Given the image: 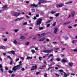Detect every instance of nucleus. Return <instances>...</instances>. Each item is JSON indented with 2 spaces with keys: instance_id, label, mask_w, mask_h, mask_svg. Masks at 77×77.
<instances>
[{
  "instance_id": "nucleus-61",
  "label": "nucleus",
  "mask_w": 77,
  "mask_h": 77,
  "mask_svg": "<svg viewBox=\"0 0 77 77\" xmlns=\"http://www.w3.org/2000/svg\"><path fill=\"white\" fill-rule=\"evenodd\" d=\"M36 17L35 16V17H34V18H33V19L34 20H36Z\"/></svg>"
},
{
  "instance_id": "nucleus-22",
  "label": "nucleus",
  "mask_w": 77,
  "mask_h": 77,
  "mask_svg": "<svg viewBox=\"0 0 77 77\" xmlns=\"http://www.w3.org/2000/svg\"><path fill=\"white\" fill-rule=\"evenodd\" d=\"M11 53L12 54H13V55H14V54H15V51H11Z\"/></svg>"
},
{
  "instance_id": "nucleus-2",
  "label": "nucleus",
  "mask_w": 77,
  "mask_h": 77,
  "mask_svg": "<svg viewBox=\"0 0 77 77\" xmlns=\"http://www.w3.org/2000/svg\"><path fill=\"white\" fill-rule=\"evenodd\" d=\"M18 69H19L18 68L17 66H16L13 67L12 71H14V72H15Z\"/></svg>"
},
{
  "instance_id": "nucleus-41",
  "label": "nucleus",
  "mask_w": 77,
  "mask_h": 77,
  "mask_svg": "<svg viewBox=\"0 0 77 77\" xmlns=\"http://www.w3.org/2000/svg\"><path fill=\"white\" fill-rule=\"evenodd\" d=\"M18 30V29H15L14 30V32H17Z\"/></svg>"
},
{
  "instance_id": "nucleus-10",
  "label": "nucleus",
  "mask_w": 77,
  "mask_h": 77,
  "mask_svg": "<svg viewBox=\"0 0 77 77\" xmlns=\"http://www.w3.org/2000/svg\"><path fill=\"white\" fill-rule=\"evenodd\" d=\"M68 65L69 66H70L71 67H72V66H73V63H72V62H70L68 63Z\"/></svg>"
},
{
  "instance_id": "nucleus-4",
  "label": "nucleus",
  "mask_w": 77,
  "mask_h": 77,
  "mask_svg": "<svg viewBox=\"0 0 77 77\" xmlns=\"http://www.w3.org/2000/svg\"><path fill=\"white\" fill-rule=\"evenodd\" d=\"M21 14V13H17V12H15L13 14V16H14L15 17H18L19 15H20Z\"/></svg>"
},
{
  "instance_id": "nucleus-51",
  "label": "nucleus",
  "mask_w": 77,
  "mask_h": 77,
  "mask_svg": "<svg viewBox=\"0 0 77 77\" xmlns=\"http://www.w3.org/2000/svg\"><path fill=\"white\" fill-rule=\"evenodd\" d=\"M71 75H75V74L72 73L71 74Z\"/></svg>"
},
{
  "instance_id": "nucleus-32",
  "label": "nucleus",
  "mask_w": 77,
  "mask_h": 77,
  "mask_svg": "<svg viewBox=\"0 0 77 77\" xmlns=\"http://www.w3.org/2000/svg\"><path fill=\"white\" fill-rule=\"evenodd\" d=\"M56 60L57 61H58V62H59V61H60V59L59 58H57L56 59Z\"/></svg>"
},
{
  "instance_id": "nucleus-21",
  "label": "nucleus",
  "mask_w": 77,
  "mask_h": 77,
  "mask_svg": "<svg viewBox=\"0 0 77 77\" xmlns=\"http://www.w3.org/2000/svg\"><path fill=\"white\" fill-rule=\"evenodd\" d=\"M32 59V57H28L26 58V59H27V60H29V59Z\"/></svg>"
},
{
  "instance_id": "nucleus-63",
  "label": "nucleus",
  "mask_w": 77,
  "mask_h": 77,
  "mask_svg": "<svg viewBox=\"0 0 77 77\" xmlns=\"http://www.w3.org/2000/svg\"><path fill=\"white\" fill-rule=\"evenodd\" d=\"M64 56H65V55H63V54H62L61 55V57H64Z\"/></svg>"
},
{
  "instance_id": "nucleus-62",
  "label": "nucleus",
  "mask_w": 77,
  "mask_h": 77,
  "mask_svg": "<svg viewBox=\"0 0 77 77\" xmlns=\"http://www.w3.org/2000/svg\"><path fill=\"white\" fill-rule=\"evenodd\" d=\"M15 76V75L14 74H12L11 75V77H14Z\"/></svg>"
},
{
  "instance_id": "nucleus-17",
  "label": "nucleus",
  "mask_w": 77,
  "mask_h": 77,
  "mask_svg": "<svg viewBox=\"0 0 77 77\" xmlns=\"http://www.w3.org/2000/svg\"><path fill=\"white\" fill-rule=\"evenodd\" d=\"M45 39V38H41L39 39V41H44Z\"/></svg>"
},
{
  "instance_id": "nucleus-16",
  "label": "nucleus",
  "mask_w": 77,
  "mask_h": 77,
  "mask_svg": "<svg viewBox=\"0 0 77 77\" xmlns=\"http://www.w3.org/2000/svg\"><path fill=\"white\" fill-rule=\"evenodd\" d=\"M77 42V40H73L72 41V44H74V43L75 42Z\"/></svg>"
},
{
  "instance_id": "nucleus-15",
  "label": "nucleus",
  "mask_w": 77,
  "mask_h": 77,
  "mask_svg": "<svg viewBox=\"0 0 77 77\" xmlns=\"http://www.w3.org/2000/svg\"><path fill=\"white\" fill-rule=\"evenodd\" d=\"M7 7H8V6L4 5L2 7V9H7Z\"/></svg>"
},
{
  "instance_id": "nucleus-26",
  "label": "nucleus",
  "mask_w": 77,
  "mask_h": 77,
  "mask_svg": "<svg viewBox=\"0 0 77 77\" xmlns=\"http://www.w3.org/2000/svg\"><path fill=\"white\" fill-rule=\"evenodd\" d=\"M56 13V11H51V14H55Z\"/></svg>"
},
{
  "instance_id": "nucleus-54",
  "label": "nucleus",
  "mask_w": 77,
  "mask_h": 77,
  "mask_svg": "<svg viewBox=\"0 0 77 77\" xmlns=\"http://www.w3.org/2000/svg\"><path fill=\"white\" fill-rule=\"evenodd\" d=\"M61 50H62V51H63L64 50H65V48H63L61 49Z\"/></svg>"
},
{
  "instance_id": "nucleus-23",
  "label": "nucleus",
  "mask_w": 77,
  "mask_h": 77,
  "mask_svg": "<svg viewBox=\"0 0 77 77\" xmlns=\"http://www.w3.org/2000/svg\"><path fill=\"white\" fill-rule=\"evenodd\" d=\"M31 51L32 53V54H35V51L33 49L31 50Z\"/></svg>"
},
{
  "instance_id": "nucleus-37",
  "label": "nucleus",
  "mask_w": 77,
  "mask_h": 77,
  "mask_svg": "<svg viewBox=\"0 0 77 77\" xmlns=\"http://www.w3.org/2000/svg\"><path fill=\"white\" fill-rule=\"evenodd\" d=\"M59 13L56 14H55V16H56V17H58L59 16Z\"/></svg>"
},
{
  "instance_id": "nucleus-33",
  "label": "nucleus",
  "mask_w": 77,
  "mask_h": 77,
  "mask_svg": "<svg viewBox=\"0 0 77 77\" xmlns=\"http://www.w3.org/2000/svg\"><path fill=\"white\" fill-rule=\"evenodd\" d=\"M48 55V54H47L46 55H45V56H43V58H45L46 56H47Z\"/></svg>"
},
{
  "instance_id": "nucleus-14",
  "label": "nucleus",
  "mask_w": 77,
  "mask_h": 77,
  "mask_svg": "<svg viewBox=\"0 0 77 77\" xmlns=\"http://www.w3.org/2000/svg\"><path fill=\"white\" fill-rule=\"evenodd\" d=\"M58 30V29L57 28H56L54 29V33H56L57 32V30Z\"/></svg>"
},
{
  "instance_id": "nucleus-13",
  "label": "nucleus",
  "mask_w": 77,
  "mask_h": 77,
  "mask_svg": "<svg viewBox=\"0 0 77 77\" xmlns=\"http://www.w3.org/2000/svg\"><path fill=\"white\" fill-rule=\"evenodd\" d=\"M30 6L31 7H35V8H36V7H38V5L33 4L31 5Z\"/></svg>"
},
{
  "instance_id": "nucleus-20",
  "label": "nucleus",
  "mask_w": 77,
  "mask_h": 77,
  "mask_svg": "<svg viewBox=\"0 0 77 77\" xmlns=\"http://www.w3.org/2000/svg\"><path fill=\"white\" fill-rule=\"evenodd\" d=\"M61 62H62L65 63V62H67V61H66V60L65 59H63V60H62Z\"/></svg>"
},
{
  "instance_id": "nucleus-59",
  "label": "nucleus",
  "mask_w": 77,
  "mask_h": 77,
  "mask_svg": "<svg viewBox=\"0 0 77 77\" xmlns=\"http://www.w3.org/2000/svg\"><path fill=\"white\" fill-rule=\"evenodd\" d=\"M50 26V24H48L47 25V27H49Z\"/></svg>"
},
{
  "instance_id": "nucleus-5",
  "label": "nucleus",
  "mask_w": 77,
  "mask_h": 77,
  "mask_svg": "<svg viewBox=\"0 0 77 77\" xmlns=\"http://www.w3.org/2000/svg\"><path fill=\"white\" fill-rule=\"evenodd\" d=\"M53 50H45L43 51V53H49L51 51H53Z\"/></svg>"
},
{
  "instance_id": "nucleus-6",
  "label": "nucleus",
  "mask_w": 77,
  "mask_h": 77,
  "mask_svg": "<svg viewBox=\"0 0 77 77\" xmlns=\"http://www.w3.org/2000/svg\"><path fill=\"white\" fill-rule=\"evenodd\" d=\"M38 68V66H37V65H35V66H32L31 68V70H32L33 71L35 70V69H37Z\"/></svg>"
},
{
  "instance_id": "nucleus-34",
  "label": "nucleus",
  "mask_w": 77,
  "mask_h": 77,
  "mask_svg": "<svg viewBox=\"0 0 77 77\" xmlns=\"http://www.w3.org/2000/svg\"><path fill=\"white\" fill-rule=\"evenodd\" d=\"M5 46H1V49H5Z\"/></svg>"
},
{
  "instance_id": "nucleus-1",
  "label": "nucleus",
  "mask_w": 77,
  "mask_h": 77,
  "mask_svg": "<svg viewBox=\"0 0 77 77\" xmlns=\"http://www.w3.org/2000/svg\"><path fill=\"white\" fill-rule=\"evenodd\" d=\"M42 21V19H39L37 21V25H40L41 24V22Z\"/></svg>"
},
{
  "instance_id": "nucleus-9",
  "label": "nucleus",
  "mask_w": 77,
  "mask_h": 77,
  "mask_svg": "<svg viewBox=\"0 0 77 77\" xmlns=\"http://www.w3.org/2000/svg\"><path fill=\"white\" fill-rule=\"evenodd\" d=\"M0 69L2 72H3L4 69L3 68V66H2V65H0Z\"/></svg>"
},
{
  "instance_id": "nucleus-56",
  "label": "nucleus",
  "mask_w": 77,
  "mask_h": 77,
  "mask_svg": "<svg viewBox=\"0 0 77 77\" xmlns=\"http://www.w3.org/2000/svg\"><path fill=\"white\" fill-rule=\"evenodd\" d=\"M7 58H8V59H10V58H11V57H10V56H7Z\"/></svg>"
},
{
  "instance_id": "nucleus-48",
  "label": "nucleus",
  "mask_w": 77,
  "mask_h": 77,
  "mask_svg": "<svg viewBox=\"0 0 77 77\" xmlns=\"http://www.w3.org/2000/svg\"><path fill=\"white\" fill-rule=\"evenodd\" d=\"M59 48H56L55 49V50H59Z\"/></svg>"
},
{
  "instance_id": "nucleus-28",
  "label": "nucleus",
  "mask_w": 77,
  "mask_h": 77,
  "mask_svg": "<svg viewBox=\"0 0 77 77\" xmlns=\"http://www.w3.org/2000/svg\"><path fill=\"white\" fill-rule=\"evenodd\" d=\"M15 21H20V18H17L15 20Z\"/></svg>"
},
{
  "instance_id": "nucleus-7",
  "label": "nucleus",
  "mask_w": 77,
  "mask_h": 77,
  "mask_svg": "<svg viewBox=\"0 0 77 77\" xmlns=\"http://www.w3.org/2000/svg\"><path fill=\"white\" fill-rule=\"evenodd\" d=\"M62 6H64V5L61 4V5H56V7L57 8H61Z\"/></svg>"
},
{
  "instance_id": "nucleus-30",
  "label": "nucleus",
  "mask_w": 77,
  "mask_h": 77,
  "mask_svg": "<svg viewBox=\"0 0 77 77\" xmlns=\"http://www.w3.org/2000/svg\"><path fill=\"white\" fill-rule=\"evenodd\" d=\"M68 28L69 29H72V27L71 26H68Z\"/></svg>"
},
{
  "instance_id": "nucleus-44",
  "label": "nucleus",
  "mask_w": 77,
  "mask_h": 77,
  "mask_svg": "<svg viewBox=\"0 0 77 77\" xmlns=\"http://www.w3.org/2000/svg\"><path fill=\"white\" fill-rule=\"evenodd\" d=\"M26 45H29V42H27L25 43Z\"/></svg>"
},
{
  "instance_id": "nucleus-58",
  "label": "nucleus",
  "mask_w": 77,
  "mask_h": 77,
  "mask_svg": "<svg viewBox=\"0 0 77 77\" xmlns=\"http://www.w3.org/2000/svg\"><path fill=\"white\" fill-rule=\"evenodd\" d=\"M51 20H49L48 21V22H46V23H50V22H51Z\"/></svg>"
},
{
  "instance_id": "nucleus-57",
  "label": "nucleus",
  "mask_w": 77,
  "mask_h": 77,
  "mask_svg": "<svg viewBox=\"0 0 77 77\" xmlns=\"http://www.w3.org/2000/svg\"><path fill=\"white\" fill-rule=\"evenodd\" d=\"M47 74H45V75H44V76H45V77H47Z\"/></svg>"
},
{
  "instance_id": "nucleus-45",
  "label": "nucleus",
  "mask_w": 77,
  "mask_h": 77,
  "mask_svg": "<svg viewBox=\"0 0 77 77\" xmlns=\"http://www.w3.org/2000/svg\"><path fill=\"white\" fill-rule=\"evenodd\" d=\"M18 60H19V58H17L15 60L16 62H18Z\"/></svg>"
},
{
  "instance_id": "nucleus-50",
  "label": "nucleus",
  "mask_w": 77,
  "mask_h": 77,
  "mask_svg": "<svg viewBox=\"0 0 77 77\" xmlns=\"http://www.w3.org/2000/svg\"><path fill=\"white\" fill-rule=\"evenodd\" d=\"M7 40H8V39H7V38H5L4 39V41H5V42H6V41H7Z\"/></svg>"
},
{
  "instance_id": "nucleus-18",
  "label": "nucleus",
  "mask_w": 77,
  "mask_h": 77,
  "mask_svg": "<svg viewBox=\"0 0 77 77\" xmlns=\"http://www.w3.org/2000/svg\"><path fill=\"white\" fill-rule=\"evenodd\" d=\"M72 3V2L71 1L68 2H66L65 3V4H66V5H68V4H70L71 3Z\"/></svg>"
},
{
  "instance_id": "nucleus-43",
  "label": "nucleus",
  "mask_w": 77,
  "mask_h": 77,
  "mask_svg": "<svg viewBox=\"0 0 77 77\" xmlns=\"http://www.w3.org/2000/svg\"><path fill=\"white\" fill-rule=\"evenodd\" d=\"M39 59L40 60H42V57H39Z\"/></svg>"
},
{
  "instance_id": "nucleus-35",
  "label": "nucleus",
  "mask_w": 77,
  "mask_h": 77,
  "mask_svg": "<svg viewBox=\"0 0 77 77\" xmlns=\"http://www.w3.org/2000/svg\"><path fill=\"white\" fill-rule=\"evenodd\" d=\"M46 35V33H44L41 34V35H42V36H45Z\"/></svg>"
},
{
  "instance_id": "nucleus-52",
  "label": "nucleus",
  "mask_w": 77,
  "mask_h": 77,
  "mask_svg": "<svg viewBox=\"0 0 77 77\" xmlns=\"http://www.w3.org/2000/svg\"><path fill=\"white\" fill-rule=\"evenodd\" d=\"M53 56L52 54L50 55L49 56V57H51Z\"/></svg>"
},
{
  "instance_id": "nucleus-19",
  "label": "nucleus",
  "mask_w": 77,
  "mask_h": 77,
  "mask_svg": "<svg viewBox=\"0 0 77 77\" xmlns=\"http://www.w3.org/2000/svg\"><path fill=\"white\" fill-rule=\"evenodd\" d=\"M20 38L21 39H25V37L24 36H21L20 37Z\"/></svg>"
},
{
  "instance_id": "nucleus-55",
  "label": "nucleus",
  "mask_w": 77,
  "mask_h": 77,
  "mask_svg": "<svg viewBox=\"0 0 77 77\" xmlns=\"http://www.w3.org/2000/svg\"><path fill=\"white\" fill-rule=\"evenodd\" d=\"M55 75L56 76H57V77H59V75L58 74H57V73L55 74Z\"/></svg>"
},
{
  "instance_id": "nucleus-31",
  "label": "nucleus",
  "mask_w": 77,
  "mask_h": 77,
  "mask_svg": "<svg viewBox=\"0 0 77 77\" xmlns=\"http://www.w3.org/2000/svg\"><path fill=\"white\" fill-rule=\"evenodd\" d=\"M31 11L32 12H35V9H31Z\"/></svg>"
},
{
  "instance_id": "nucleus-3",
  "label": "nucleus",
  "mask_w": 77,
  "mask_h": 77,
  "mask_svg": "<svg viewBox=\"0 0 77 77\" xmlns=\"http://www.w3.org/2000/svg\"><path fill=\"white\" fill-rule=\"evenodd\" d=\"M39 2L38 3L37 5H40L41 3H45L46 2L45 1L42 0H39Z\"/></svg>"
},
{
  "instance_id": "nucleus-39",
  "label": "nucleus",
  "mask_w": 77,
  "mask_h": 77,
  "mask_svg": "<svg viewBox=\"0 0 77 77\" xmlns=\"http://www.w3.org/2000/svg\"><path fill=\"white\" fill-rule=\"evenodd\" d=\"M20 59H21V60H24V57H20Z\"/></svg>"
},
{
  "instance_id": "nucleus-47",
  "label": "nucleus",
  "mask_w": 77,
  "mask_h": 77,
  "mask_svg": "<svg viewBox=\"0 0 77 77\" xmlns=\"http://www.w3.org/2000/svg\"><path fill=\"white\" fill-rule=\"evenodd\" d=\"M54 60V59H53V58H51V60H50V61L51 62H53V61Z\"/></svg>"
},
{
  "instance_id": "nucleus-25",
  "label": "nucleus",
  "mask_w": 77,
  "mask_h": 77,
  "mask_svg": "<svg viewBox=\"0 0 77 77\" xmlns=\"http://www.w3.org/2000/svg\"><path fill=\"white\" fill-rule=\"evenodd\" d=\"M13 43H14V44H17V40H14L13 41Z\"/></svg>"
},
{
  "instance_id": "nucleus-64",
  "label": "nucleus",
  "mask_w": 77,
  "mask_h": 77,
  "mask_svg": "<svg viewBox=\"0 0 77 77\" xmlns=\"http://www.w3.org/2000/svg\"><path fill=\"white\" fill-rule=\"evenodd\" d=\"M26 17L27 18H29V17L28 16L26 15Z\"/></svg>"
},
{
  "instance_id": "nucleus-27",
  "label": "nucleus",
  "mask_w": 77,
  "mask_h": 77,
  "mask_svg": "<svg viewBox=\"0 0 77 77\" xmlns=\"http://www.w3.org/2000/svg\"><path fill=\"white\" fill-rule=\"evenodd\" d=\"M24 17H22L20 18L19 19L20 20V21L21 20H23V19H24Z\"/></svg>"
},
{
  "instance_id": "nucleus-12",
  "label": "nucleus",
  "mask_w": 77,
  "mask_h": 77,
  "mask_svg": "<svg viewBox=\"0 0 77 77\" xmlns=\"http://www.w3.org/2000/svg\"><path fill=\"white\" fill-rule=\"evenodd\" d=\"M61 75H64V77H66V73L63 72L61 73Z\"/></svg>"
},
{
  "instance_id": "nucleus-11",
  "label": "nucleus",
  "mask_w": 77,
  "mask_h": 77,
  "mask_svg": "<svg viewBox=\"0 0 77 77\" xmlns=\"http://www.w3.org/2000/svg\"><path fill=\"white\" fill-rule=\"evenodd\" d=\"M22 64H20L16 66L17 67L18 69H20V68H21V67L22 66Z\"/></svg>"
},
{
  "instance_id": "nucleus-49",
  "label": "nucleus",
  "mask_w": 77,
  "mask_h": 77,
  "mask_svg": "<svg viewBox=\"0 0 77 77\" xmlns=\"http://www.w3.org/2000/svg\"><path fill=\"white\" fill-rule=\"evenodd\" d=\"M40 73V72H37L36 73V75H38V74H39Z\"/></svg>"
},
{
  "instance_id": "nucleus-53",
  "label": "nucleus",
  "mask_w": 77,
  "mask_h": 77,
  "mask_svg": "<svg viewBox=\"0 0 77 77\" xmlns=\"http://www.w3.org/2000/svg\"><path fill=\"white\" fill-rule=\"evenodd\" d=\"M5 68L6 70H8V67H5Z\"/></svg>"
},
{
  "instance_id": "nucleus-29",
  "label": "nucleus",
  "mask_w": 77,
  "mask_h": 77,
  "mask_svg": "<svg viewBox=\"0 0 77 77\" xmlns=\"http://www.w3.org/2000/svg\"><path fill=\"white\" fill-rule=\"evenodd\" d=\"M39 29H40V30H43V27H39Z\"/></svg>"
},
{
  "instance_id": "nucleus-24",
  "label": "nucleus",
  "mask_w": 77,
  "mask_h": 77,
  "mask_svg": "<svg viewBox=\"0 0 77 77\" xmlns=\"http://www.w3.org/2000/svg\"><path fill=\"white\" fill-rule=\"evenodd\" d=\"M75 14V12L73 11L72 13V15L73 16V17L74 16V14Z\"/></svg>"
},
{
  "instance_id": "nucleus-36",
  "label": "nucleus",
  "mask_w": 77,
  "mask_h": 77,
  "mask_svg": "<svg viewBox=\"0 0 77 77\" xmlns=\"http://www.w3.org/2000/svg\"><path fill=\"white\" fill-rule=\"evenodd\" d=\"M27 24V22H26L25 23H23V24L24 25H26Z\"/></svg>"
},
{
  "instance_id": "nucleus-42",
  "label": "nucleus",
  "mask_w": 77,
  "mask_h": 77,
  "mask_svg": "<svg viewBox=\"0 0 77 77\" xmlns=\"http://www.w3.org/2000/svg\"><path fill=\"white\" fill-rule=\"evenodd\" d=\"M73 51H74V52H77V49H74L73 50Z\"/></svg>"
},
{
  "instance_id": "nucleus-60",
  "label": "nucleus",
  "mask_w": 77,
  "mask_h": 77,
  "mask_svg": "<svg viewBox=\"0 0 77 77\" xmlns=\"http://www.w3.org/2000/svg\"><path fill=\"white\" fill-rule=\"evenodd\" d=\"M51 63H52V65H55V63H54V62H53Z\"/></svg>"
},
{
  "instance_id": "nucleus-46",
  "label": "nucleus",
  "mask_w": 77,
  "mask_h": 77,
  "mask_svg": "<svg viewBox=\"0 0 77 77\" xmlns=\"http://www.w3.org/2000/svg\"><path fill=\"white\" fill-rule=\"evenodd\" d=\"M8 72L9 73H10V74H11V73H12L13 72H12V71H9Z\"/></svg>"
},
{
  "instance_id": "nucleus-38",
  "label": "nucleus",
  "mask_w": 77,
  "mask_h": 77,
  "mask_svg": "<svg viewBox=\"0 0 77 77\" xmlns=\"http://www.w3.org/2000/svg\"><path fill=\"white\" fill-rule=\"evenodd\" d=\"M56 22H55L53 24V26H56Z\"/></svg>"
},
{
  "instance_id": "nucleus-8",
  "label": "nucleus",
  "mask_w": 77,
  "mask_h": 77,
  "mask_svg": "<svg viewBox=\"0 0 77 77\" xmlns=\"http://www.w3.org/2000/svg\"><path fill=\"white\" fill-rule=\"evenodd\" d=\"M71 23L70 21H66V22H64V23H63V26H65V25H67V24H68L69 23Z\"/></svg>"
},
{
  "instance_id": "nucleus-40",
  "label": "nucleus",
  "mask_w": 77,
  "mask_h": 77,
  "mask_svg": "<svg viewBox=\"0 0 77 77\" xmlns=\"http://www.w3.org/2000/svg\"><path fill=\"white\" fill-rule=\"evenodd\" d=\"M59 71L60 72H63V71L62 69H60V70H59Z\"/></svg>"
}]
</instances>
